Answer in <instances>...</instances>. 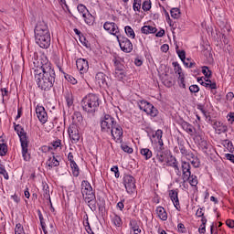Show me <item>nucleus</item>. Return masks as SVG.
<instances>
[{
    "instance_id": "f257e3e1",
    "label": "nucleus",
    "mask_w": 234,
    "mask_h": 234,
    "mask_svg": "<svg viewBox=\"0 0 234 234\" xmlns=\"http://www.w3.org/2000/svg\"><path fill=\"white\" fill-rule=\"evenodd\" d=\"M41 66L34 70L35 81L40 89L48 92L56 85V70L47 58L41 60Z\"/></svg>"
},
{
    "instance_id": "f03ea898",
    "label": "nucleus",
    "mask_w": 234,
    "mask_h": 234,
    "mask_svg": "<svg viewBox=\"0 0 234 234\" xmlns=\"http://www.w3.org/2000/svg\"><path fill=\"white\" fill-rule=\"evenodd\" d=\"M35 41L40 48H48L50 47V29L48 24L45 21H38L34 29Z\"/></svg>"
},
{
    "instance_id": "7ed1b4c3",
    "label": "nucleus",
    "mask_w": 234,
    "mask_h": 234,
    "mask_svg": "<svg viewBox=\"0 0 234 234\" xmlns=\"http://www.w3.org/2000/svg\"><path fill=\"white\" fill-rule=\"evenodd\" d=\"M100 97L94 93H89L81 101V107L88 114H94L100 109Z\"/></svg>"
},
{
    "instance_id": "20e7f679",
    "label": "nucleus",
    "mask_w": 234,
    "mask_h": 234,
    "mask_svg": "<svg viewBox=\"0 0 234 234\" xmlns=\"http://www.w3.org/2000/svg\"><path fill=\"white\" fill-rule=\"evenodd\" d=\"M15 131L20 139L21 148H22V156L25 162H30V154L28 153V137L25 132V128L21 124H16L13 122Z\"/></svg>"
},
{
    "instance_id": "39448f33",
    "label": "nucleus",
    "mask_w": 234,
    "mask_h": 234,
    "mask_svg": "<svg viewBox=\"0 0 234 234\" xmlns=\"http://www.w3.org/2000/svg\"><path fill=\"white\" fill-rule=\"evenodd\" d=\"M137 105L140 109V111H144L147 114V116H150L151 120H154V118H158V120H164V116L160 114V111L154 105H153L151 102L141 100L137 102Z\"/></svg>"
},
{
    "instance_id": "423d86ee",
    "label": "nucleus",
    "mask_w": 234,
    "mask_h": 234,
    "mask_svg": "<svg viewBox=\"0 0 234 234\" xmlns=\"http://www.w3.org/2000/svg\"><path fill=\"white\" fill-rule=\"evenodd\" d=\"M117 123L116 119L111 114H104L101 117L100 125L101 133H111L112 136H114V132L112 131L113 126Z\"/></svg>"
},
{
    "instance_id": "0eeeda50",
    "label": "nucleus",
    "mask_w": 234,
    "mask_h": 234,
    "mask_svg": "<svg viewBox=\"0 0 234 234\" xmlns=\"http://www.w3.org/2000/svg\"><path fill=\"white\" fill-rule=\"evenodd\" d=\"M84 202L88 204L91 211H97L99 208L100 213H105V199L103 197H99V203L96 201V196L86 199Z\"/></svg>"
},
{
    "instance_id": "6e6552de",
    "label": "nucleus",
    "mask_w": 234,
    "mask_h": 234,
    "mask_svg": "<svg viewBox=\"0 0 234 234\" xmlns=\"http://www.w3.org/2000/svg\"><path fill=\"white\" fill-rule=\"evenodd\" d=\"M154 153L155 154L156 160H158L159 164H164L171 156V150L165 149L163 146H154Z\"/></svg>"
},
{
    "instance_id": "1a4fd4ad",
    "label": "nucleus",
    "mask_w": 234,
    "mask_h": 234,
    "mask_svg": "<svg viewBox=\"0 0 234 234\" xmlns=\"http://www.w3.org/2000/svg\"><path fill=\"white\" fill-rule=\"evenodd\" d=\"M122 183L129 195H133V193L136 191V179L134 176L131 175H124Z\"/></svg>"
},
{
    "instance_id": "9d476101",
    "label": "nucleus",
    "mask_w": 234,
    "mask_h": 234,
    "mask_svg": "<svg viewBox=\"0 0 234 234\" xmlns=\"http://www.w3.org/2000/svg\"><path fill=\"white\" fill-rule=\"evenodd\" d=\"M81 195L84 201L96 197L94 190H92V186H90V183L87 180L81 182Z\"/></svg>"
},
{
    "instance_id": "9b49d317",
    "label": "nucleus",
    "mask_w": 234,
    "mask_h": 234,
    "mask_svg": "<svg viewBox=\"0 0 234 234\" xmlns=\"http://www.w3.org/2000/svg\"><path fill=\"white\" fill-rule=\"evenodd\" d=\"M116 37L120 45V48L121 50H122V52H125L126 54H130V52H133V42H131L130 39L122 35H119Z\"/></svg>"
},
{
    "instance_id": "f8f14e48",
    "label": "nucleus",
    "mask_w": 234,
    "mask_h": 234,
    "mask_svg": "<svg viewBox=\"0 0 234 234\" xmlns=\"http://www.w3.org/2000/svg\"><path fill=\"white\" fill-rule=\"evenodd\" d=\"M104 30L108 32L109 34H112V36H115L118 37L120 35V28L118 27V25L114 22H105L103 25Z\"/></svg>"
},
{
    "instance_id": "ddd939ff",
    "label": "nucleus",
    "mask_w": 234,
    "mask_h": 234,
    "mask_svg": "<svg viewBox=\"0 0 234 234\" xmlns=\"http://www.w3.org/2000/svg\"><path fill=\"white\" fill-rule=\"evenodd\" d=\"M181 169L183 173V180L184 182H187L191 177V165L189 162L182 161Z\"/></svg>"
},
{
    "instance_id": "4468645a",
    "label": "nucleus",
    "mask_w": 234,
    "mask_h": 234,
    "mask_svg": "<svg viewBox=\"0 0 234 234\" xmlns=\"http://www.w3.org/2000/svg\"><path fill=\"white\" fill-rule=\"evenodd\" d=\"M36 112L40 123H47V122H48V115L47 114L45 107L37 105Z\"/></svg>"
},
{
    "instance_id": "2eb2a0df",
    "label": "nucleus",
    "mask_w": 234,
    "mask_h": 234,
    "mask_svg": "<svg viewBox=\"0 0 234 234\" xmlns=\"http://www.w3.org/2000/svg\"><path fill=\"white\" fill-rule=\"evenodd\" d=\"M112 132H113V136L112 137L113 138V140H115V142H122L123 128H122V126L118 124V122L113 126Z\"/></svg>"
},
{
    "instance_id": "dca6fc26",
    "label": "nucleus",
    "mask_w": 234,
    "mask_h": 234,
    "mask_svg": "<svg viewBox=\"0 0 234 234\" xmlns=\"http://www.w3.org/2000/svg\"><path fill=\"white\" fill-rule=\"evenodd\" d=\"M76 65L78 70L80 72V74H85L89 70V61L85 58H78L76 60Z\"/></svg>"
},
{
    "instance_id": "f3484780",
    "label": "nucleus",
    "mask_w": 234,
    "mask_h": 234,
    "mask_svg": "<svg viewBox=\"0 0 234 234\" xmlns=\"http://www.w3.org/2000/svg\"><path fill=\"white\" fill-rule=\"evenodd\" d=\"M95 80L100 87H102V88L109 87V84L107 83L109 77L106 76L105 73L98 72L95 76Z\"/></svg>"
},
{
    "instance_id": "a211bd4d",
    "label": "nucleus",
    "mask_w": 234,
    "mask_h": 234,
    "mask_svg": "<svg viewBox=\"0 0 234 234\" xmlns=\"http://www.w3.org/2000/svg\"><path fill=\"white\" fill-rule=\"evenodd\" d=\"M112 62H113L115 70H125V65H123L124 60L122 57L118 55H113Z\"/></svg>"
},
{
    "instance_id": "6ab92c4d",
    "label": "nucleus",
    "mask_w": 234,
    "mask_h": 234,
    "mask_svg": "<svg viewBox=\"0 0 234 234\" xmlns=\"http://www.w3.org/2000/svg\"><path fill=\"white\" fill-rule=\"evenodd\" d=\"M180 125H181L182 129L184 131H186V133H187V134H190V136H193V134H195V133H197V129H195V126H193V124H191L186 121H181Z\"/></svg>"
},
{
    "instance_id": "aec40b11",
    "label": "nucleus",
    "mask_w": 234,
    "mask_h": 234,
    "mask_svg": "<svg viewBox=\"0 0 234 234\" xmlns=\"http://www.w3.org/2000/svg\"><path fill=\"white\" fill-rule=\"evenodd\" d=\"M170 200H172L176 209L180 211V200L178 199V192L176 190H170L169 192Z\"/></svg>"
},
{
    "instance_id": "412c9836",
    "label": "nucleus",
    "mask_w": 234,
    "mask_h": 234,
    "mask_svg": "<svg viewBox=\"0 0 234 234\" xmlns=\"http://www.w3.org/2000/svg\"><path fill=\"white\" fill-rule=\"evenodd\" d=\"M52 157H49L47 161V165L49 167V169H53V167H59V160L60 157L58 155H54V153H52Z\"/></svg>"
},
{
    "instance_id": "4be33fe9",
    "label": "nucleus",
    "mask_w": 234,
    "mask_h": 234,
    "mask_svg": "<svg viewBox=\"0 0 234 234\" xmlns=\"http://www.w3.org/2000/svg\"><path fill=\"white\" fill-rule=\"evenodd\" d=\"M164 136V131L158 129L157 131H155V133L153 134V138H156L157 143L154 145V147H160V146H164V139H162Z\"/></svg>"
},
{
    "instance_id": "5701e85b",
    "label": "nucleus",
    "mask_w": 234,
    "mask_h": 234,
    "mask_svg": "<svg viewBox=\"0 0 234 234\" xmlns=\"http://www.w3.org/2000/svg\"><path fill=\"white\" fill-rule=\"evenodd\" d=\"M211 123L213 125V129L218 131L219 134L220 133H226L228 131V126L224 125L221 122L211 121Z\"/></svg>"
},
{
    "instance_id": "b1692460",
    "label": "nucleus",
    "mask_w": 234,
    "mask_h": 234,
    "mask_svg": "<svg viewBox=\"0 0 234 234\" xmlns=\"http://www.w3.org/2000/svg\"><path fill=\"white\" fill-rule=\"evenodd\" d=\"M176 140L181 154H187V149L186 148V141H184V139L181 137H177Z\"/></svg>"
},
{
    "instance_id": "393cba45",
    "label": "nucleus",
    "mask_w": 234,
    "mask_h": 234,
    "mask_svg": "<svg viewBox=\"0 0 234 234\" xmlns=\"http://www.w3.org/2000/svg\"><path fill=\"white\" fill-rule=\"evenodd\" d=\"M112 223L113 224V226H115V228H122V226H123V221H122V218L116 213H113V215L112 216Z\"/></svg>"
},
{
    "instance_id": "a878e982",
    "label": "nucleus",
    "mask_w": 234,
    "mask_h": 234,
    "mask_svg": "<svg viewBox=\"0 0 234 234\" xmlns=\"http://www.w3.org/2000/svg\"><path fill=\"white\" fill-rule=\"evenodd\" d=\"M155 211L157 213V217L161 220L163 221L167 220V212L165 211V208H164L163 207H157Z\"/></svg>"
},
{
    "instance_id": "bb28decb",
    "label": "nucleus",
    "mask_w": 234,
    "mask_h": 234,
    "mask_svg": "<svg viewBox=\"0 0 234 234\" xmlns=\"http://www.w3.org/2000/svg\"><path fill=\"white\" fill-rule=\"evenodd\" d=\"M141 32L142 34H156V32H158V29L153 26H144L141 28Z\"/></svg>"
},
{
    "instance_id": "cd10ccee",
    "label": "nucleus",
    "mask_w": 234,
    "mask_h": 234,
    "mask_svg": "<svg viewBox=\"0 0 234 234\" xmlns=\"http://www.w3.org/2000/svg\"><path fill=\"white\" fill-rule=\"evenodd\" d=\"M140 154L144 158V160H151V158H153V151L149 148H142L140 150Z\"/></svg>"
},
{
    "instance_id": "c85d7f7f",
    "label": "nucleus",
    "mask_w": 234,
    "mask_h": 234,
    "mask_svg": "<svg viewBox=\"0 0 234 234\" xmlns=\"http://www.w3.org/2000/svg\"><path fill=\"white\" fill-rule=\"evenodd\" d=\"M69 138L72 142H74V144H78V142H80V133H78V131H74L72 129H69Z\"/></svg>"
},
{
    "instance_id": "c756f323",
    "label": "nucleus",
    "mask_w": 234,
    "mask_h": 234,
    "mask_svg": "<svg viewBox=\"0 0 234 234\" xmlns=\"http://www.w3.org/2000/svg\"><path fill=\"white\" fill-rule=\"evenodd\" d=\"M37 216L40 220V226L43 230L44 234H48V231L47 230V223H45V218H43V214L41 213V210H37Z\"/></svg>"
},
{
    "instance_id": "7c9ffc66",
    "label": "nucleus",
    "mask_w": 234,
    "mask_h": 234,
    "mask_svg": "<svg viewBox=\"0 0 234 234\" xmlns=\"http://www.w3.org/2000/svg\"><path fill=\"white\" fill-rule=\"evenodd\" d=\"M86 25H89V27H92V25H94V16H92V14H90V12H89L88 14H84V16H82Z\"/></svg>"
},
{
    "instance_id": "2f4dec72",
    "label": "nucleus",
    "mask_w": 234,
    "mask_h": 234,
    "mask_svg": "<svg viewBox=\"0 0 234 234\" xmlns=\"http://www.w3.org/2000/svg\"><path fill=\"white\" fill-rule=\"evenodd\" d=\"M197 82L200 83L203 87H206V89H211L215 90L217 89V82L208 83L202 80V78H197Z\"/></svg>"
},
{
    "instance_id": "473e14b6",
    "label": "nucleus",
    "mask_w": 234,
    "mask_h": 234,
    "mask_svg": "<svg viewBox=\"0 0 234 234\" xmlns=\"http://www.w3.org/2000/svg\"><path fill=\"white\" fill-rule=\"evenodd\" d=\"M127 77V71L124 70H115L114 72V78H116V80H118L119 81H122V80H123L124 78Z\"/></svg>"
},
{
    "instance_id": "72a5a7b5",
    "label": "nucleus",
    "mask_w": 234,
    "mask_h": 234,
    "mask_svg": "<svg viewBox=\"0 0 234 234\" xmlns=\"http://www.w3.org/2000/svg\"><path fill=\"white\" fill-rule=\"evenodd\" d=\"M124 31H125L126 36H128V37H130V39H134V37H136L134 29H133V27H131V26H126L124 27Z\"/></svg>"
},
{
    "instance_id": "f704fd0d",
    "label": "nucleus",
    "mask_w": 234,
    "mask_h": 234,
    "mask_svg": "<svg viewBox=\"0 0 234 234\" xmlns=\"http://www.w3.org/2000/svg\"><path fill=\"white\" fill-rule=\"evenodd\" d=\"M199 147L201 148L203 153H207V149H209V143H207V141L200 138Z\"/></svg>"
},
{
    "instance_id": "c9c22d12",
    "label": "nucleus",
    "mask_w": 234,
    "mask_h": 234,
    "mask_svg": "<svg viewBox=\"0 0 234 234\" xmlns=\"http://www.w3.org/2000/svg\"><path fill=\"white\" fill-rule=\"evenodd\" d=\"M223 145L228 149L229 153H234V146L231 141L229 139L223 140Z\"/></svg>"
},
{
    "instance_id": "e433bc0d",
    "label": "nucleus",
    "mask_w": 234,
    "mask_h": 234,
    "mask_svg": "<svg viewBox=\"0 0 234 234\" xmlns=\"http://www.w3.org/2000/svg\"><path fill=\"white\" fill-rule=\"evenodd\" d=\"M172 65L174 67L176 74H178L179 78H182V76H184V73L182 72V67L180 66V64L178 62H173Z\"/></svg>"
},
{
    "instance_id": "4c0bfd02",
    "label": "nucleus",
    "mask_w": 234,
    "mask_h": 234,
    "mask_svg": "<svg viewBox=\"0 0 234 234\" xmlns=\"http://www.w3.org/2000/svg\"><path fill=\"white\" fill-rule=\"evenodd\" d=\"M170 14H171V17H173V19H178L180 17V8L178 7H173L170 10Z\"/></svg>"
},
{
    "instance_id": "58836bf2",
    "label": "nucleus",
    "mask_w": 234,
    "mask_h": 234,
    "mask_svg": "<svg viewBox=\"0 0 234 234\" xmlns=\"http://www.w3.org/2000/svg\"><path fill=\"white\" fill-rule=\"evenodd\" d=\"M186 182H188L190 186H192V187H197V186H198V177H197V176L195 175L190 174L189 180Z\"/></svg>"
},
{
    "instance_id": "ea45409f",
    "label": "nucleus",
    "mask_w": 234,
    "mask_h": 234,
    "mask_svg": "<svg viewBox=\"0 0 234 234\" xmlns=\"http://www.w3.org/2000/svg\"><path fill=\"white\" fill-rule=\"evenodd\" d=\"M70 167L72 169V175L73 176H80V167L78 166V164L75 163H71L70 164Z\"/></svg>"
},
{
    "instance_id": "a19ab883",
    "label": "nucleus",
    "mask_w": 234,
    "mask_h": 234,
    "mask_svg": "<svg viewBox=\"0 0 234 234\" xmlns=\"http://www.w3.org/2000/svg\"><path fill=\"white\" fill-rule=\"evenodd\" d=\"M165 162L166 163L167 167H171L172 164H176L178 161L176 160V157L170 154Z\"/></svg>"
},
{
    "instance_id": "79ce46f5",
    "label": "nucleus",
    "mask_w": 234,
    "mask_h": 234,
    "mask_svg": "<svg viewBox=\"0 0 234 234\" xmlns=\"http://www.w3.org/2000/svg\"><path fill=\"white\" fill-rule=\"evenodd\" d=\"M77 10L80 12V14H82V17L85 16V14H89V9H87V6H85L83 4H80L77 6Z\"/></svg>"
},
{
    "instance_id": "37998d69",
    "label": "nucleus",
    "mask_w": 234,
    "mask_h": 234,
    "mask_svg": "<svg viewBox=\"0 0 234 234\" xmlns=\"http://www.w3.org/2000/svg\"><path fill=\"white\" fill-rule=\"evenodd\" d=\"M72 118L75 122H78L79 123H81L83 122V115L80 112H75Z\"/></svg>"
},
{
    "instance_id": "c03bdc74",
    "label": "nucleus",
    "mask_w": 234,
    "mask_h": 234,
    "mask_svg": "<svg viewBox=\"0 0 234 234\" xmlns=\"http://www.w3.org/2000/svg\"><path fill=\"white\" fill-rule=\"evenodd\" d=\"M202 74H204L205 78H211L213 72L209 69V67L203 66L202 67Z\"/></svg>"
},
{
    "instance_id": "a18cd8bd",
    "label": "nucleus",
    "mask_w": 234,
    "mask_h": 234,
    "mask_svg": "<svg viewBox=\"0 0 234 234\" xmlns=\"http://www.w3.org/2000/svg\"><path fill=\"white\" fill-rule=\"evenodd\" d=\"M43 191H44V193H43L44 198H46V200H49L50 199V190L48 188V184L44 185Z\"/></svg>"
},
{
    "instance_id": "49530a36",
    "label": "nucleus",
    "mask_w": 234,
    "mask_h": 234,
    "mask_svg": "<svg viewBox=\"0 0 234 234\" xmlns=\"http://www.w3.org/2000/svg\"><path fill=\"white\" fill-rule=\"evenodd\" d=\"M79 39L83 47H86V48H90V43H89V40H87V37H85L84 35L80 36Z\"/></svg>"
},
{
    "instance_id": "de8ad7c7",
    "label": "nucleus",
    "mask_w": 234,
    "mask_h": 234,
    "mask_svg": "<svg viewBox=\"0 0 234 234\" xmlns=\"http://www.w3.org/2000/svg\"><path fill=\"white\" fill-rule=\"evenodd\" d=\"M6 153H8V146L6 144H0V156H6Z\"/></svg>"
},
{
    "instance_id": "09e8293b",
    "label": "nucleus",
    "mask_w": 234,
    "mask_h": 234,
    "mask_svg": "<svg viewBox=\"0 0 234 234\" xmlns=\"http://www.w3.org/2000/svg\"><path fill=\"white\" fill-rule=\"evenodd\" d=\"M141 8H142V0H133V9L134 10V12H140Z\"/></svg>"
},
{
    "instance_id": "8fccbe9b",
    "label": "nucleus",
    "mask_w": 234,
    "mask_h": 234,
    "mask_svg": "<svg viewBox=\"0 0 234 234\" xmlns=\"http://www.w3.org/2000/svg\"><path fill=\"white\" fill-rule=\"evenodd\" d=\"M64 78L69 83H71V85H76L78 83V80L69 74H65Z\"/></svg>"
},
{
    "instance_id": "3c124183",
    "label": "nucleus",
    "mask_w": 234,
    "mask_h": 234,
    "mask_svg": "<svg viewBox=\"0 0 234 234\" xmlns=\"http://www.w3.org/2000/svg\"><path fill=\"white\" fill-rule=\"evenodd\" d=\"M142 8L144 12H149L151 10V0H145L142 5Z\"/></svg>"
},
{
    "instance_id": "603ef678",
    "label": "nucleus",
    "mask_w": 234,
    "mask_h": 234,
    "mask_svg": "<svg viewBox=\"0 0 234 234\" xmlns=\"http://www.w3.org/2000/svg\"><path fill=\"white\" fill-rule=\"evenodd\" d=\"M15 234H25V229L23 228V225H21V223L16 225Z\"/></svg>"
},
{
    "instance_id": "864d4df0",
    "label": "nucleus",
    "mask_w": 234,
    "mask_h": 234,
    "mask_svg": "<svg viewBox=\"0 0 234 234\" xmlns=\"http://www.w3.org/2000/svg\"><path fill=\"white\" fill-rule=\"evenodd\" d=\"M130 227L133 232H136V229H138V228H140V225H138V221H136V219H132V220H130Z\"/></svg>"
},
{
    "instance_id": "5fc2aeb1",
    "label": "nucleus",
    "mask_w": 234,
    "mask_h": 234,
    "mask_svg": "<svg viewBox=\"0 0 234 234\" xmlns=\"http://www.w3.org/2000/svg\"><path fill=\"white\" fill-rule=\"evenodd\" d=\"M189 90H190L191 94H197V92L200 91V87H198V85H197V84H193V85L189 86Z\"/></svg>"
},
{
    "instance_id": "6e6d98bb",
    "label": "nucleus",
    "mask_w": 234,
    "mask_h": 234,
    "mask_svg": "<svg viewBox=\"0 0 234 234\" xmlns=\"http://www.w3.org/2000/svg\"><path fill=\"white\" fill-rule=\"evenodd\" d=\"M121 149H122V151L124 153H128V154H132V153L133 151V148H131V146H129V145H127L125 144L121 145Z\"/></svg>"
},
{
    "instance_id": "4d7b16f0",
    "label": "nucleus",
    "mask_w": 234,
    "mask_h": 234,
    "mask_svg": "<svg viewBox=\"0 0 234 234\" xmlns=\"http://www.w3.org/2000/svg\"><path fill=\"white\" fill-rule=\"evenodd\" d=\"M170 167H173L175 169V172L178 176H180L181 172H180V167L178 166V162L177 163H172L170 165Z\"/></svg>"
},
{
    "instance_id": "13d9d810",
    "label": "nucleus",
    "mask_w": 234,
    "mask_h": 234,
    "mask_svg": "<svg viewBox=\"0 0 234 234\" xmlns=\"http://www.w3.org/2000/svg\"><path fill=\"white\" fill-rule=\"evenodd\" d=\"M190 162L193 167H200V159H198V157H194Z\"/></svg>"
},
{
    "instance_id": "bf43d9fd",
    "label": "nucleus",
    "mask_w": 234,
    "mask_h": 234,
    "mask_svg": "<svg viewBox=\"0 0 234 234\" xmlns=\"http://www.w3.org/2000/svg\"><path fill=\"white\" fill-rule=\"evenodd\" d=\"M111 171L114 173L115 178H120V170L118 168V165H114L111 168Z\"/></svg>"
},
{
    "instance_id": "052dcab7",
    "label": "nucleus",
    "mask_w": 234,
    "mask_h": 234,
    "mask_svg": "<svg viewBox=\"0 0 234 234\" xmlns=\"http://www.w3.org/2000/svg\"><path fill=\"white\" fill-rule=\"evenodd\" d=\"M206 210V207H199L196 212V217H198V218L204 217V211Z\"/></svg>"
},
{
    "instance_id": "680f3d73",
    "label": "nucleus",
    "mask_w": 234,
    "mask_h": 234,
    "mask_svg": "<svg viewBox=\"0 0 234 234\" xmlns=\"http://www.w3.org/2000/svg\"><path fill=\"white\" fill-rule=\"evenodd\" d=\"M178 58L181 59V61L186 60V51L185 50H177L176 51Z\"/></svg>"
},
{
    "instance_id": "e2e57ef3",
    "label": "nucleus",
    "mask_w": 234,
    "mask_h": 234,
    "mask_svg": "<svg viewBox=\"0 0 234 234\" xmlns=\"http://www.w3.org/2000/svg\"><path fill=\"white\" fill-rule=\"evenodd\" d=\"M179 87H181V89H186V80L184 78V75H182L181 77H179Z\"/></svg>"
},
{
    "instance_id": "0e129e2a",
    "label": "nucleus",
    "mask_w": 234,
    "mask_h": 234,
    "mask_svg": "<svg viewBox=\"0 0 234 234\" xmlns=\"http://www.w3.org/2000/svg\"><path fill=\"white\" fill-rule=\"evenodd\" d=\"M177 231L178 233H186V226L183 223H179L177 225Z\"/></svg>"
},
{
    "instance_id": "69168bd1",
    "label": "nucleus",
    "mask_w": 234,
    "mask_h": 234,
    "mask_svg": "<svg viewBox=\"0 0 234 234\" xmlns=\"http://www.w3.org/2000/svg\"><path fill=\"white\" fill-rule=\"evenodd\" d=\"M52 147L58 149L61 145V140L58 139L57 141L51 143Z\"/></svg>"
},
{
    "instance_id": "338daca9",
    "label": "nucleus",
    "mask_w": 234,
    "mask_h": 234,
    "mask_svg": "<svg viewBox=\"0 0 234 234\" xmlns=\"http://www.w3.org/2000/svg\"><path fill=\"white\" fill-rule=\"evenodd\" d=\"M226 224L228 228H230V229H233L234 228V220L233 219H227Z\"/></svg>"
},
{
    "instance_id": "774afa93",
    "label": "nucleus",
    "mask_w": 234,
    "mask_h": 234,
    "mask_svg": "<svg viewBox=\"0 0 234 234\" xmlns=\"http://www.w3.org/2000/svg\"><path fill=\"white\" fill-rule=\"evenodd\" d=\"M225 157L229 160V162H231L232 164H234V154H226Z\"/></svg>"
}]
</instances>
